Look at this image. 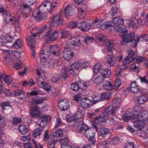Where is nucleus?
<instances>
[{
    "label": "nucleus",
    "mask_w": 148,
    "mask_h": 148,
    "mask_svg": "<svg viewBox=\"0 0 148 148\" xmlns=\"http://www.w3.org/2000/svg\"><path fill=\"white\" fill-rule=\"evenodd\" d=\"M138 64L134 62L133 64H132L130 66L131 70L138 71L139 69V67L138 66Z\"/></svg>",
    "instance_id": "nucleus-52"
},
{
    "label": "nucleus",
    "mask_w": 148,
    "mask_h": 148,
    "mask_svg": "<svg viewBox=\"0 0 148 148\" xmlns=\"http://www.w3.org/2000/svg\"><path fill=\"white\" fill-rule=\"evenodd\" d=\"M114 121H100V122L99 121H91V123L93 125L96 132H97L99 127L102 125L105 126L112 125Z\"/></svg>",
    "instance_id": "nucleus-8"
},
{
    "label": "nucleus",
    "mask_w": 148,
    "mask_h": 148,
    "mask_svg": "<svg viewBox=\"0 0 148 148\" xmlns=\"http://www.w3.org/2000/svg\"><path fill=\"white\" fill-rule=\"evenodd\" d=\"M52 27H48L46 25H45L42 27L40 29V33H44L43 34V37L48 42H50V38L51 36V34L52 33L53 29Z\"/></svg>",
    "instance_id": "nucleus-7"
},
{
    "label": "nucleus",
    "mask_w": 148,
    "mask_h": 148,
    "mask_svg": "<svg viewBox=\"0 0 148 148\" xmlns=\"http://www.w3.org/2000/svg\"><path fill=\"white\" fill-rule=\"evenodd\" d=\"M103 87L104 89L107 90H113L112 83L110 81H105L103 83Z\"/></svg>",
    "instance_id": "nucleus-33"
},
{
    "label": "nucleus",
    "mask_w": 148,
    "mask_h": 148,
    "mask_svg": "<svg viewBox=\"0 0 148 148\" xmlns=\"http://www.w3.org/2000/svg\"><path fill=\"white\" fill-rule=\"evenodd\" d=\"M113 22L115 24H118V25H123L124 23V21L119 18V17H115L113 20Z\"/></svg>",
    "instance_id": "nucleus-50"
},
{
    "label": "nucleus",
    "mask_w": 148,
    "mask_h": 148,
    "mask_svg": "<svg viewBox=\"0 0 148 148\" xmlns=\"http://www.w3.org/2000/svg\"><path fill=\"white\" fill-rule=\"evenodd\" d=\"M134 58L132 56H127L125 58L123 61V63H126V64H129L132 61H134Z\"/></svg>",
    "instance_id": "nucleus-49"
},
{
    "label": "nucleus",
    "mask_w": 148,
    "mask_h": 148,
    "mask_svg": "<svg viewBox=\"0 0 148 148\" xmlns=\"http://www.w3.org/2000/svg\"><path fill=\"white\" fill-rule=\"evenodd\" d=\"M133 123L135 127L140 131L144 128L146 125L144 121H134Z\"/></svg>",
    "instance_id": "nucleus-24"
},
{
    "label": "nucleus",
    "mask_w": 148,
    "mask_h": 148,
    "mask_svg": "<svg viewBox=\"0 0 148 148\" xmlns=\"http://www.w3.org/2000/svg\"><path fill=\"white\" fill-rule=\"evenodd\" d=\"M109 129L105 127H101L100 130L99 136L105 137L109 134Z\"/></svg>",
    "instance_id": "nucleus-32"
},
{
    "label": "nucleus",
    "mask_w": 148,
    "mask_h": 148,
    "mask_svg": "<svg viewBox=\"0 0 148 148\" xmlns=\"http://www.w3.org/2000/svg\"><path fill=\"white\" fill-rule=\"evenodd\" d=\"M63 132L62 130H58L54 132L53 134V136L54 137L58 138L63 135Z\"/></svg>",
    "instance_id": "nucleus-51"
},
{
    "label": "nucleus",
    "mask_w": 148,
    "mask_h": 148,
    "mask_svg": "<svg viewBox=\"0 0 148 148\" xmlns=\"http://www.w3.org/2000/svg\"><path fill=\"white\" fill-rule=\"evenodd\" d=\"M4 76L3 80L5 81V83L8 84H10L12 81V78L9 75H3Z\"/></svg>",
    "instance_id": "nucleus-46"
},
{
    "label": "nucleus",
    "mask_w": 148,
    "mask_h": 148,
    "mask_svg": "<svg viewBox=\"0 0 148 148\" xmlns=\"http://www.w3.org/2000/svg\"><path fill=\"white\" fill-rule=\"evenodd\" d=\"M104 79L102 78L101 76L97 77L94 79V82L96 84H98L104 81Z\"/></svg>",
    "instance_id": "nucleus-58"
},
{
    "label": "nucleus",
    "mask_w": 148,
    "mask_h": 148,
    "mask_svg": "<svg viewBox=\"0 0 148 148\" xmlns=\"http://www.w3.org/2000/svg\"><path fill=\"white\" fill-rule=\"evenodd\" d=\"M26 41L28 46L30 47L32 50V55L33 58H35L36 51L34 49L36 47V43L34 41V38L32 36H27L26 37Z\"/></svg>",
    "instance_id": "nucleus-10"
},
{
    "label": "nucleus",
    "mask_w": 148,
    "mask_h": 148,
    "mask_svg": "<svg viewBox=\"0 0 148 148\" xmlns=\"http://www.w3.org/2000/svg\"><path fill=\"white\" fill-rule=\"evenodd\" d=\"M91 100L87 98H83L80 100V104L82 107L85 108H89Z\"/></svg>",
    "instance_id": "nucleus-23"
},
{
    "label": "nucleus",
    "mask_w": 148,
    "mask_h": 148,
    "mask_svg": "<svg viewBox=\"0 0 148 148\" xmlns=\"http://www.w3.org/2000/svg\"><path fill=\"white\" fill-rule=\"evenodd\" d=\"M46 12V9L43 6L42 3L39 8L38 9H36L33 12V16L37 21H40L43 18V15Z\"/></svg>",
    "instance_id": "nucleus-5"
},
{
    "label": "nucleus",
    "mask_w": 148,
    "mask_h": 148,
    "mask_svg": "<svg viewBox=\"0 0 148 148\" xmlns=\"http://www.w3.org/2000/svg\"><path fill=\"white\" fill-rule=\"evenodd\" d=\"M4 19L5 21L7 24H12L13 23L12 17L10 14H8V13L5 14Z\"/></svg>",
    "instance_id": "nucleus-38"
},
{
    "label": "nucleus",
    "mask_w": 148,
    "mask_h": 148,
    "mask_svg": "<svg viewBox=\"0 0 148 148\" xmlns=\"http://www.w3.org/2000/svg\"><path fill=\"white\" fill-rule=\"evenodd\" d=\"M100 146L102 148H108L109 147V144L107 140H105L101 143Z\"/></svg>",
    "instance_id": "nucleus-64"
},
{
    "label": "nucleus",
    "mask_w": 148,
    "mask_h": 148,
    "mask_svg": "<svg viewBox=\"0 0 148 148\" xmlns=\"http://www.w3.org/2000/svg\"><path fill=\"white\" fill-rule=\"evenodd\" d=\"M80 37L77 36L70 38L67 41V44L71 46L78 47L80 45L81 40Z\"/></svg>",
    "instance_id": "nucleus-12"
},
{
    "label": "nucleus",
    "mask_w": 148,
    "mask_h": 148,
    "mask_svg": "<svg viewBox=\"0 0 148 148\" xmlns=\"http://www.w3.org/2000/svg\"><path fill=\"white\" fill-rule=\"evenodd\" d=\"M43 4V6L46 9V10L47 11L50 13H52L56 9V4H55L54 3H52L49 1H47L42 3Z\"/></svg>",
    "instance_id": "nucleus-13"
},
{
    "label": "nucleus",
    "mask_w": 148,
    "mask_h": 148,
    "mask_svg": "<svg viewBox=\"0 0 148 148\" xmlns=\"http://www.w3.org/2000/svg\"><path fill=\"white\" fill-rule=\"evenodd\" d=\"M69 105V102L67 100L64 99H61L58 104V106L60 110L63 111L67 110Z\"/></svg>",
    "instance_id": "nucleus-18"
},
{
    "label": "nucleus",
    "mask_w": 148,
    "mask_h": 148,
    "mask_svg": "<svg viewBox=\"0 0 148 148\" xmlns=\"http://www.w3.org/2000/svg\"><path fill=\"white\" fill-rule=\"evenodd\" d=\"M12 51L8 50L6 52L3 58V63L4 64L11 65L13 60H12L13 56L10 54Z\"/></svg>",
    "instance_id": "nucleus-16"
},
{
    "label": "nucleus",
    "mask_w": 148,
    "mask_h": 148,
    "mask_svg": "<svg viewBox=\"0 0 148 148\" xmlns=\"http://www.w3.org/2000/svg\"><path fill=\"white\" fill-rule=\"evenodd\" d=\"M92 124L94 127L93 125ZM77 125L78 128H80L79 132L85 133L86 137L89 139H94L95 134L94 128L96 131L94 127L89 129L88 126L86 125L83 121H78Z\"/></svg>",
    "instance_id": "nucleus-1"
},
{
    "label": "nucleus",
    "mask_w": 148,
    "mask_h": 148,
    "mask_svg": "<svg viewBox=\"0 0 148 148\" xmlns=\"http://www.w3.org/2000/svg\"><path fill=\"white\" fill-rule=\"evenodd\" d=\"M148 100V97L145 95H140L137 98V101L140 104H144Z\"/></svg>",
    "instance_id": "nucleus-31"
},
{
    "label": "nucleus",
    "mask_w": 148,
    "mask_h": 148,
    "mask_svg": "<svg viewBox=\"0 0 148 148\" xmlns=\"http://www.w3.org/2000/svg\"><path fill=\"white\" fill-rule=\"evenodd\" d=\"M18 128L20 132L23 134H26L28 132V129L24 125H21Z\"/></svg>",
    "instance_id": "nucleus-47"
},
{
    "label": "nucleus",
    "mask_w": 148,
    "mask_h": 148,
    "mask_svg": "<svg viewBox=\"0 0 148 148\" xmlns=\"http://www.w3.org/2000/svg\"><path fill=\"white\" fill-rule=\"evenodd\" d=\"M79 28L82 31H88L91 27V24L86 21L81 22L78 24Z\"/></svg>",
    "instance_id": "nucleus-21"
},
{
    "label": "nucleus",
    "mask_w": 148,
    "mask_h": 148,
    "mask_svg": "<svg viewBox=\"0 0 148 148\" xmlns=\"http://www.w3.org/2000/svg\"><path fill=\"white\" fill-rule=\"evenodd\" d=\"M116 62V59L115 57L110 56L108 58L107 63L110 67H113Z\"/></svg>",
    "instance_id": "nucleus-34"
},
{
    "label": "nucleus",
    "mask_w": 148,
    "mask_h": 148,
    "mask_svg": "<svg viewBox=\"0 0 148 148\" xmlns=\"http://www.w3.org/2000/svg\"><path fill=\"white\" fill-rule=\"evenodd\" d=\"M78 15L80 17L82 16V18H84L86 16V14L84 12V11L82 8L79 7L78 8Z\"/></svg>",
    "instance_id": "nucleus-48"
},
{
    "label": "nucleus",
    "mask_w": 148,
    "mask_h": 148,
    "mask_svg": "<svg viewBox=\"0 0 148 148\" xmlns=\"http://www.w3.org/2000/svg\"><path fill=\"white\" fill-rule=\"evenodd\" d=\"M61 12L54 15L52 17L51 21L50 22V27H52L56 25L58 26H62L64 25V21L61 18Z\"/></svg>",
    "instance_id": "nucleus-6"
},
{
    "label": "nucleus",
    "mask_w": 148,
    "mask_h": 148,
    "mask_svg": "<svg viewBox=\"0 0 148 148\" xmlns=\"http://www.w3.org/2000/svg\"><path fill=\"white\" fill-rule=\"evenodd\" d=\"M22 66V62L21 61H19L16 63L13 66V68L16 70H19Z\"/></svg>",
    "instance_id": "nucleus-63"
},
{
    "label": "nucleus",
    "mask_w": 148,
    "mask_h": 148,
    "mask_svg": "<svg viewBox=\"0 0 148 148\" xmlns=\"http://www.w3.org/2000/svg\"><path fill=\"white\" fill-rule=\"evenodd\" d=\"M71 88L74 91H78L79 89L78 83L75 82L71 84Z\"/></svg>",
    "instance_id": "nucleus-55"
},
{
    "label": "nucleus",
    "mask_w": 148,
    "mask_h": 148,
    "mask_svg": "<svg viewBox=\"0 0 148 148\" xmlns=\"http://www.w3.org/2000/svg\"><path fill=\"white\" fill-rule=\"evenodd\" d=\"M50 79L52 83H56L60 80V76L58 73L55 74L51 77Z\"/></svg>",
    "instance_id": "nucleus-35"
},
{
    "label": "nucleus",
    "mask_w": 148,
    "mask_h": 148,
    "mask_svg": "<svg viewBox=\"0 0 148 148\" xmlns=\"http://www.w3.org/2000/svg\"><path fill=\"white\" fill-rule=\"evenodd\" d=\"M140 40L143 41L144 40L146 41H148V35L147 34H144L141 35L139 38H137L136 39H134L135 40L134 45L133 47H136L138 43L139 42Z\"/></svg>",
    "instance_id": "nucleus-25"
},
{
    "label": "nucleus",
    "mask_w": 148,
    "mask_h": 148,
    "mask_svg": "<svg viewBox=\"0 0 148 148\" xmlns=\"http://www.w3.org/2000/svg\"><path fill=\"white\" fill-rule=\"evenodd\" d=\"M128 90L134 94H137L139 91V88L136 81H134L132 82L130 87L128 88Z\"/></svg>",
    "instance_id": "nucleus-20"
},
{
    "label": "nucleus",
    "mask_w": 148,
    "mask_h": 148,
    "mask_svg": "<svg viewBox=\"0 0 148 148\" xmlns=\"http://www.w3.org/2000/svg\"><path fill=\"white\" fill-rule=\"evenodd\" d=\"M45 47H43L44 49L41 51L40 55V58L44 60H46L51 54L50 47L45 49Z\"/></svg>",
    "instance_id": "nucleus-15"
},
{
    "label": "nucleus",
    "mask_w": 148,
    "mask_h": 148,
    "mask_svg": "<svg viewBox=\"0 0 148 148\" xmlns=\"http://www.w3.org/2000/svg\"><path fill=\"white\" fill-rule=\"evenodd\" d=\"M80 66L79 62L75 63L71 65L70 67L69 70L71 72L72 75H74L77 73L78 72L79 68H80Z\"/></svg>",
    "instance_id": "nucleus-22"
},
{
    "label": "nucleus",
    "mask_w": 148,
    "mask_h": 148,
    "mask_svg": "<svg viewBox=\"0 0 148 148\" xmlns=\"http://www.w3.org/2000/svg\"><path fill=\"white\" fill-rule=\"evenodd\" d=\"M115 41L113 40H110L106 43V48L109 53L112 52V49H114V46Z\"/></svg>",
    "instance_id": "nucleus-26"
},
{
    "label": "nucleus",
    "mask_w": 148,
    "mask_h": 148,
    "mask_svg": "<svg viewBox=\"0 0 148 148\" xmlns=\"http://www.w3.org/2000/svg\"><path fill=\"white\" fill-rule=\"evenodd\" d=\"M116 112V109L112 106H110L107 107L105 109V113L101 112L102 120H110L116 119L117 116H115Z\"/></svg>",
    "instance_id": "nucleus-3"
},
{
    "label": "nucleus",
    "mask_w": 148,
    "mask_h": 148,
    "mask_svg": "<svg viewBox=\"0 0 148 148\" xmlns=\"http://www.w3.org/2000/svg\"><path fill=\"white\" fill-rule=\"evenodd\" d=\"M30 111L31 115L34 118H39L40 116V110L39 107L37 105L31 108Z\"/></svg>",
    "instance_id": "nucleus-19"
},
{
    "label": "nucleus",
    "mask_w": 148,
    "mask_h": 148,
    "mask_svg": "<svg viewBox=\"0 0 148 148\" xmlns=\"http://www.w3.org/2000/svg\"><path fill=\"white\" fill-rule=\"evenodd\" d=\"M23 45L22 44V42L20 39H18L12 45V47L16 49H18L22 47Z\"/></svg>",
    "instance_id": "nucleus-41"
},
{
    "label": "nucleus",
    "mask_w": 148,
    "mask_h": 148,
    "mask_svg": "<svg viewBox=\"0 0 148 148\" xmlns=\"http://www.w3.org/2000/svg\"><path fill=\"white\" fill-rule=\"evenodd\" d=\"M112 84L113 90H118L121 84V79L118 78L116 79L115 82L112 83Z\"/></svg>",
    "instance_id": "nucleus-30"
},
{
    "label": "nucleus",
    "mask_w": 148,
    "mask_h": 148,
    "mask_svg": "<svg viewBox=\"0 0 148 148\" xmlns=\"http://www.w3.org/2000/svg\"><path fill=\"white\" fill-rule=\"evenodd\" d=\"M126 63H123V61L119 63L118 64V66H119V68L120 70H125L127 68V66Z\"/></svg>",
    "instance_id": "nucleus-57"
},
{
    "label": "nucleus",
    "mask_w": 148,
    "mask_h": 148,
    "mask_svg": "<svg viewBox=\"0 0 148 148\" xmlns=\"http://www.w3.org/2000/svg\"><path fill=\"white\" fill-rule=\"evenodd\" d=\"M101 96L102 99H103V101L106 100L107 101L109 100L111 97V95L108 93H103L101 94Z\"/></svg>",
    "instance_id": "nucleus-45"
},
{
    "label": "nucleus",
    "mask_w": 148,
    "mask_h": 148,
    "mask_svg": "<svg viewBox=\"0 0 148 148\" xmlns=\"http://www.w3.org/2000/svg\"><path fill=\"white\" fill-rule=\"evenodd\" d=\"M31 6L25 3L21 5L20 10L21 14L26 18L29 16V13L32 11V9Z\"/></svg>",
    "instance_id": "nucleus-9"
},
{
    "label": "nucleus",
    "mask_w": 148,
    "mask_h": 148,
    "mask_svg": "<svg viewBox=\"0 0 148 148\" xmlns=\"http://www.w3.org/2000/svg\"><path fill=\"white\" fill-rule=\"evenodd\" d=\"M79 62L81 68H86L89 67L90 65V62L87 61H84L82 60L79 61Z\"/></svg>",
    "instance_id": "nucleus-44"
},
{
    "label": "nucleus",
    "mask_w": 148,
    "mask_h": 148,
    "mask_svg": "<svg viewBox=\"0 0 148 148\" xmlns=\"http://www.w3.org/2000/svg\"><path fill=\"white\" fill-rule=\"evenodd\" d=\"M96 114L95 112H94L92 113L89 114L88 116L89 117L91 118H95V120H97L99 119H101V120H102V116L101 115V114H100V115L99 116H96Z\"/></svg>",
    "instance_id": "nucleus-53"
},
{
    "label": "nucleus",
    "mask_w": 148,
    "mask_h": 148,
    "mask_svg": "<svg viewBox=\"0 0 148 148\" xmlns=\"http://www.w3.org/2000/svg\"><path fill=\"white\" fill-rule=\"evenodd\" d=\"M1 106L3 110L6 109V108L8 106H11L10 102L8 101H3L1 104Z\"/></svg>",
    "instance_id": "nucleus-59"
},
{
    "label": "nucleus",
    "mask_w": 148,
    "mask_h": 148,
    "mask_svg": "<svg viewBox=\"0 0 148 148\" xmlns=\"http://www.w3.org/2000/svg\"><path fill=\"white\" fill-rule=\"evenodd\" d=\"M37 123L42 128H45L47 125V121H37Z\"/></svg>",
    "instance_id": "nucleus-54"
},
{
    "label": "nucleus",
    "mask_w": 148,
    "mask_h": 148,
    "mask_svg": "<svg viewBox=\"0 0 148 148\" xmlns=\"http://www.w3.org/2000/svg\"><path fill=\"white\" fill-rule=\"evenodd\" d=\"M127 29L125 28L119 32V35L123 38L121 42V45H125L127 43L131 42L134 40L136 36L135 32H132L129 34L127 33Z\"/></svg>",
    "instance_id": "nucleus-4"
},
{
    "label": "nucleus",
    "mask_w": 148,
    "mask_h": 148,
    "mask_svg": "<svg viewBox=\"0 0 148 148\" xmlns=\"http://www.w3.org/2000/svg\"><path fill=\"white\" fill-rule=\"evenodd\" d=\"M25 92L21 89H18L14 91V95L16 97L22 100L25 97Z\"/></svg>",
    "instance_id": "nucleus-28"
},
{
    "label": "nucleus",
    "mask_w": 148,
    "mask_h": 148,
    "mask_svg": "<svg viewBox=\"0 0 148 148\" xmlns=\"http://www.w3.org/2000/svg\"><path fill=\"white\" fill-rule=\"evenodd\" d=\"M115 25L114 23L112 21H108L103 23L102 25L101 26V28H102V27L105 26V27L106 28H108L109 27L114 26Z\"/></svg>",
    "instance_id": "nucleus-43"
},
{
    "label": "nucleus",
    "mask_w": 148,
    "mask_h": 148,
    "mask_svg": "<svg viewBox=\"0 0 148 148\" xmlns=\"http://www.w3.org/2000/svg\"><path fill=\"white\" fill-rule=\"evenodd\" d=\"M141 117L143 120H147L148 119V112L143 111L141 114Z\"/></svg>",
    "instance_id": "nucleus-56"
},
{
    "label": "nucleus",
    "mask_w": 148,
    "mask_h": 148,
    "mask_svg": "<svg viewBox=\"0 0 148 148\" xmlns=\"http://www.w3.org/2000/svg\"><path fill=\"white\" fill-rule=\"evenodd\" d=\"M145 60V58L141 56H138L134 58V62L138 64L143 62Z\"/></svg>",
    "instance_id": "nucleus-40"
},
{
    "label": "nucleus",
    "mask_w": 148,
    "mask_h": 148,
    "mask_svg": "<svg viewBox=\"0 0 148 148\" xmlns=\"http://www.w3.org/2000/svg\"><path fill=\"white\" fill-rule=\"evenodd\" d=\"M140 107L138 106H136L132 109V111L126 112V114L123 115L124 120H140Z\"/></svg>",
    "instance_id": "nucleus-2"
},
{
    "label": "nucleus",
    "mask_w": 148,
    "mask_h": 148,
    "mask_svg": "<svg viewBox=\"0 0 148 148\" xmlns=\"http://www.w3.org/2000/svg\"><path fill=\"white\" fill-rule=\"evenodd\" d=\"M59 32L56 30L52 32L51 34V36L50 38V42H53L56 40L58 38L59 34Z\"/></svg>",
    "instance_id": "nucleus-37"
},
{
    "label": "nucleus",
    "mask_w": 148,
    "mask_h": 148,
    "mask_svg": "<svg viewBox=\"0 0 148 148\" xmlns=\"http://www.w3.org/2000/svg\"><path fill=\"white\" fill-rule=\"evenodd\" d=\"M69 142L70 140L67 137H65L60 140V142L62 143V145L69 144Z\"/></svg>",
    "instance_id": "nucleus-60"
},
{
    "label": "nucleus",
    "mask_w": 148,
    "mask_h": 148,
    "mask_svg": "<svg viewBox=\"0 0 148 148\" xmlns=\"http://www.w3.org/2000/svg\"><path fill=\"white\" fill-rule=\"evenodd\" d=\"M64 15L67 19L69 18L74 14V10L73 8L68 5L64 10Z\"/></svg>",
    "instance_id": "nucleus-14"
},
{
    "label": "nucleus",
    "mask_w": 148,
    "mask_h": 148,
    "mask_svg": "<svg viewBox=\"0 0 148 148\" xmlns=\"http://www.w3.org/2000/svg\"><path fill=\"white\" fill-rule=\"evenodd\" d=\"M44 90L49 92L51 90V86L47 83H45L42 86Z\"/></svg>",
    "instance_id": "nucleus-61"
},
{
    "label": "nucleus",
    "mask_w": 148,
    "mask_h": 148,
    "mask_svg": "<svg viewBox=\"0 0 148 148\" xmlns=\"http://www.w3.org/2000/svg\"><path fill=\"white\" fill-rule=\"evenodd\" d=\"M122 101L121 99L119 98H116L113 99L112 101L111 104L112 107L115 108H119L121 104Z\"/></svg>",
    "instance_id": "nucleus-27"
},
{
    "label": "nucleus",
    "mask_w": 148,
    "mask_h": 148,
    "mask_svg": "<svg viewBox=\"0 0 148 148\" xmlns=\"http://www.w3.org/2000/svg\"><path fill=\"white\" fill-rule=\"evenodd\" d=\"M63 58L66 60L68 61L72 59L74 55L73 51L70 48H65L63 51Z\"/></svg>",
    "instance_id": "nucleus-11"
},
{
    "label": "nucleus",
    "mask_w": 148,
    "mask_h": 148,
    "mask_svg": "<svg viewBox=\"0 0 148 148\" xmlns=\"http://www.w3.org/2000/svg\"><path fill=\"white\" fill-rule=\"evenodd\" d=\"M92 99H93L92 101V103L95 104L97 103L102 101L103 100L101 96L99 95H95L92 97Z\"/></svg>",
    "instance_id": "nucleus-42"
},
{
    "label": "nucleus",
    "mask_w": 148,
    "mask_h": 148,
    "mask_svg": "<svg viewBox=\"0 0 148 148\" xmlns=\"http://www.w3.org/2000/svg\"><path fill=\"white\" fill-rule=\"evenodd\" d=\"M102 67L101 64L99 63L95 64L93 66L94 73H99Z\"/></svg>",
    "instance_id": "nucleus-39"
},
{
    "label": "nucleus",
    "mask_w": 148,
    "mask_h": 148,
    "mask_svg": "<svg viewBox=\"0 0 148 148\" xmlns=\"http://www.w3.org/2000/svg\"><path fill=\"white\" fill-rule=\"evenodd\" d=\"M51 53L53 55L57 57L56 61L59 62L60 60V48L56 45H52L50 47Z\"/></svg>",
    "instance_id": "nucleus-17"
},
{
    "label": "nucleus",
    "mask_w": 148,
    "mask_h": 148,
    "mask_svg": "<svg viewBox=\"0 0 148 148\" xmlns=\"http://www.w3.org/2000/svg\"><path fill=\"white\" fill-rule=\"evenodd\" d=\"M101 73L103 77L108 78L111 76V73L110 69H103L102 70Z\"/></svg>",
    "instance_id": "nucleus-29"
},
{
    "label": "nucleus",
    "mask_w": 148,
    "mask_h": 148,
    "mask_svg": "<svg viewBox=\"0 0 148 148\" xmlns=\"http://www.w3.org/2000/svg\"><path fill=\"white\" fill-rule=\"evenodd\" d=\"M94 38L93 36L89 37L87 36L84 40V42L86 44H88L92 42L94 40Z\"/></svg>",
    "instance_id": "nucleus-62"
},
{
    "label": "nucleus",
    "mask_w": 148,
    "mask_h": 148,
    "mask_svg": "<svg viewBox=\"0 0 148 148\" xmlns=\"http://www.w3.org/2000/svg\"><path fill=\"white\" fill-rule=\"evenodd\" d=\"M42 131L39 128L35 129L33 133V136L35 138H39L42 134Z\"/></svg>",
    "instance_id": "nucleus-36"
}]
</instances>
